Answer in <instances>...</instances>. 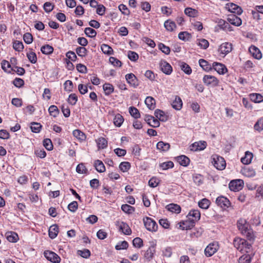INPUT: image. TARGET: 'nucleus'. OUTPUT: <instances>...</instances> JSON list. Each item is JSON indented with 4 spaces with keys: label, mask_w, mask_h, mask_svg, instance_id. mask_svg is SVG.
Returning <instances> with one entry per match:
<instances>
[{
    "label": "nucleus",
    "mask_w": 263,
    "mask_h": 263,
    "mask_svg": "<svg viewBox=\"0 0 263 263\" xmlns=\"http://www.w3.org/2000/svg\"><path fill=\"white\" fill-rule=\"evenodd\" d=\"M237 227L241 233L250 240H253L254 235L252 230L249 229V225L245 219H240L237 222Z\"/></svg>",
    "instance_id": "f257e3e1"
},
{
    "label": "nucleus",
    "mask_w": 263,
    "mask_h": 263,
    "mask_svg": "<svg viewBox=\"0 0 263 263\" xmlns=\"http://www.w3.org/2000/svg\"><path fill=\"white\" fill-rule=\"evenodd\" d=\"M234 247L240 251H244L247 253L251 252V245L242 238H236L233 241Z\"/></svg>",
    "instance_id": "f03ea898"
},
{
    "label": "nucleus",
    "mask_w": 263,
    "mask_h": 263,
    "mask_svg": "<svg viewBox=\"0 0 263 263\" xmlns=\"http://www.w3.org/2000/svg\"><path fill=\"white\" fill-rule=\"evenodd\" d=\"M212 159V163L217 170H223L225 168L226 163L223 157L217 155H213Z\"/></svg>",
    "instance_id": "7ed1b4c3"
},
{
    "label": "nucleus",
    "mask_w": 263,
    "mask_h": 263,
    "mask_svg": "<svg viewBox=\"0 0 263 263\" xmlns=\"http://www.w3.org/2000/svg\"><path fill=\"white\" fill-rule=\"evenodd\" d=\"M233 49V45L231 43L224 42L222 43L218 47V52L222 57H224L230 53Z\"/></svg>",
    "instance_id": "20e7f679"
},
{
    "label": "nucleus",
    "mask_w": 263,
    "mask_h": 263,
    "mask_svg": "<svg viewBox=\"0 0 263 263\" xmlns=\"http://www.w3.org/2000/svg\"><path fill=\"white\" fill-rule=\"evenodd\" d=\"M143 222L146 229L151 232H156L157 230L158 226L153 219L149 217H145L143 218Z\"/></svg>",
    "instance_id": "39448f33"
},
{
    "label": "nucleus",
    "mask_w": 263,
    "mask_h": 263,
    "mask_svg": "<svg viewBox=\"0 0 263 263\" xmlns=\"http://www.w3.org/2000/svg\"><path fill=\"white\" fill-rule=\"evenodd\" d=\"M219 245L218 242H214L210 243L205 249L204 254L206 257H211L214 255L218 250Z\"/></svg>",
    "instance_id": "423d86ee"
},
{
    "label": "nucleus",
    "mask_w": 263,
    "mask_h": 263,
    "mask_svg": "<svg viewBox=\"0 0 263 263\" xmlns=\"http://www.w3.org/2000/svg\"><path fill=\"white\" fill-rule=\"evenodd\" d=\"M187 218L192 222V226H195V222L200 218V213L197 210H192L187 215Z\"/></svg>",
    "instance_id": "0eeeda50"
},
{
    "label": "nucleus",
    "mask_w": 263,
    "mask_h": 263,
    "mask_svg": "<svg viewBox=\"0 0 263 263\" xmlns=\"http://www.w3.org/2000/svg\"><path fill=\"white\" fill-rule=\"evenodd\" d=\"M243 185V182L242 180H232L229 183V189L232 191L238 192L242 189Z\"/></svg>",
    "instance_id": "6e6552de"
},
{
    "label": "nucleus",
    "mask_w": 263,
    "mask_h": 263,
    "mask_svg": "<svg viewBox=\"0 0 263 263\" xmlns=\"http://www.w3.org/2000/svg\"><path fill=\"white\" fill-rule=\"evenodd\" d=\"M44 255L47 260L53 263H59L61 261L59 256L53 252L45 251Z\"/></svg>",
    "instance_id": "1a4fd4ad"
},
{
    "label": "nucleus",
    "mask_w": 263,
    "mask_h": 263,
    "mask_svg": "<svg viewBox=\"0 0 263 263\" xmlns=\"http://www.w3.org/2000/svg\"><path fill=\"white\" fill-rule=\"evenodd\" d=\"M203 81L206 85H211L215 87L218 85L219 81L214 76L211 75H205L203 78Z\"/></svg>",
    "instance_id": "9d476101"
},
{
    "label": "nucleus",
    "mask_w": 263,
    "mask_h": 263,
    "mask_svg": "<svg viewBox=\"0 0 263 263\" xmlns=\"http://www.w3.org/2000/svg\"><path fill=\"white\" fill-rule=\"evenodd\" d=\"M216 203L217 205L223 209L228 208L230 205V202L228 198L224 196H219L217 198Z\"/></svg>",
    "instance_id": "9b49d317"
},
{
    "label": "nucleus",
    "mask_w": 263,
    "mask_h": 263,
    "mask_svg": "<svg viewBox=\"0 0 263 263\" xmlns=\"http://www.w3.org/2000/svg\"><path fill=\"white\" fill-rule=\"evenodd\" d=\"M125 79L127 83L132 86L136 88L139 85L138 80L132 73H128L125 76Z\"/></svg>",
    "instance_id": "f8f14e48"
},
{
    "label": "nucleus",
    "mask_w": 263,
    "mask_h": 263,
    "mask_svg": "<svg viewBox=\"0 0 263 263\" xmlns=\"http://www.w3.org/2000/svg\"><path fill=\"white\" fill-rule=\"evenodd\" d=\"M227 21L228 23L236 26H239L242 24V21L241 18L235 14H231L228 15Z\"/></svg>",
    "instance_id": "ddd939ff"
},
{
    "label": "nucleus",
    "mask_w": 263,
    "mask_h": 263,
    "mask_svg": "<svg viewBox=\"0 0 263 263\" xmlns=\"http://www.w3.org/2000/svg\"><path fill=\"white\" fill-rule=\"evenodd\" d=\"M160 66L162 71L167 75H170L173 71L171 65L165 61L160 62Z\"/></svg>",
    "instance_id": "4468645a"
},
{
    "label": "nucleus",
    "mask_w": 263,
    "mask_h": 263,
    "mask_svg": "<svg viewBox=\"0 0 263 263\" xmlns=\"http://www.w3.org/2000/svg\"><path fill=\"white\" fill-rule=\"evenodd\" d=\"M206 142L204 141L196 142L192 144L191 149L194 151H202L206 148Z\"/></svg>",
    "instance_id": "2eb2a0df"
},
{
    "label": "nucleus",
    "mask_w": 263,
    "mask_h": 263,
    "mask_svg": "<svg viewBox=\"0 0 263 263\" xmlns=\"http://www.w3.org/2000/svg\"><path fill=\"white\" fill-rule=\"evenodd\" d=\"M212 67L219 74H224L227 71L226 67L220 63L214 62Z\"/></svg>",
    "instance_id": "dca6fc26"
},
{
    "label": "nucleus",
    "mask_w": 263,
    "mask_h": 263,
    "mask_svg": "<svg viewBox=\"0 0 263 263\" xmlns=\"http://www.w3.org/2000/svg\"><path fill=\"white\" fill-rule=\"evenodd\" d=\"M118 226L121 231L125 235H129L132 233V230L129 226L124 222H118Z\"/></svg>",
    "instance_id": "f3484780"
},
{
    "label": "nucleus",
    "mask_w": 263,
    "mask_h": 263,
    "mask_svg": "<svg viewBox=\"0 0 263 263\" xmlns=\"http://www.w3.org/2000/svg\"><path fill=\"white\" fill-rule=\"evenodd\" d=\"M229 11L233 13H236L238 15L241 14L243 11L241 8L234 3H230L227 5Z\"/></svg>",
    "instance_id": "a211bd4d"
},
{
    "label": "nucleus",
    "mask_w": 263,
    "mask_h": 263,
    "mask_svg": "<svg viewBox=\"0 0 263 263\" xmlns=\"http://www.w3.org/2000/svg\"><path fill=\"white\" fill-rule=\"evenodd\" d=\"M249 50L252 56L255 59L259 60L261 58V53L256 47L252 46L249 48Z\"/></svg>",
    "instance_id": "6ab92c4d"
},
{
    "label": "nucleus",
    "mask_w": 263,
    "mask_h": 263,
    "mask_svg": "<svg viewBox=\"0 0 263 263\" xmlns=\"http://www.w3.org/2000/svg\"><path fill=\"white\" fill-rule=\"evenodd\" d=\"M171 104L172 107L177 110H180L182 107V100L178 96H175Z\"/></svg>",
    "instance_id": "aec40b11"
},
{
    "label": "nucleus",
    "mask_w": 263,
    "mask_h": 263,
    "mask_svg": "<svg viewBox=\"0 0 263 263\" xmlns=\"http://www.w3.org/2000/svg\"><path fill=\"white\" fill-rule=\"evenodd\" d=\"M178 162L182 166H186L190 163V159L185 155H181L176 158Z\"/></svg>",
    "instance_id": "412c9836"
},
{
    "label": "nucleus",
    "mask_w": 263,
    "mask_h": 263,
    "mask_svg": "<svg viewBox=\"0 0 263 263\" xmlns=\"http://www.w3.org/2000/svg\"><path fill=\"white\" fill-rule=\"evenodd\" d=\"M241 172L244 176L247 177H252L255 175V171L249 167H245Z\"/></svg>",
    "instance_id": "4be33fe9"
},
{
    "label": "nucleus",
    "mask_w": 263,
    "mask_h": 263,
    "mask_svg": "<svg viewBox=\"0 0 263 263\" xmlns=\"http://www.w3.org/2000/svg\"><path fill=\"white\" fill-rule=\"evenodd\" d=\"M145 103L151 110H153L156 107L155 100L152 97H147L145 100Z\"/></svg>",
    "instance_id": "5701e85b"
},
{
    "label": "nucleus",
    "mask_w": 263,
    "mask_h": 263,
    "mask_svg": "<svg viewBox=\"0 0 263 263\" xmlns=\"http://www.w3.org/2000/svg\"><path fill=\"white\" fill-rule=\"evenodd\" d=\"M170 148V145L168 143L159 141L157 144V148L161 152H166Z\"/></svg>",
    "instance_id": "b1692460"
},
{
    "label": "nucleus",
    "mask_w": 263,
    "mask_h": 263,
    "mask_svg": "<svg viewBox=\"0 0 263 263\" xmlns=\"http://www.w3.org/2000/svg\"><path fill=\"white\" fill-rule=\"evenodd\" d=\"M164 26L167 31L171 32L173 31L176 28L175 23L170 20H168L164 22Z\"/></svg>",
    "instance_id": "393cba45"
},
{
    "label": "nucleus",
    "mask_w": 263,
    "mask_h": 263,
    "mask_svg": "<svg viewBox=\"0 0 263 263\" xmlns=\"http://www.w3.org/2000/svg\"><path fill=\"white\" fill-rule=\"evenodd\" d=\"M253 158V154L250 152H246L245 157L241 158V162L244 164H249Z\"/></svg>",
    "instance_id": "a878e982"
},
{
    "label": "nucleus",
    "mask_w": 263,
    "mask_h": 263,
    "mask_svg": "<svg viewBox=\"0 0 263 263\" xmlns=\"http://www.w3.org/2000/svg\"><path fill=\"white\" fill-rule=\"evenodd\" d=\"M155 116L160 121H166L167 119V116L165 115L164 111L160 109H156L155 111Z\"/></svg>",
    "instance_id": "bb28decb"
},
{
    "label": "nucleus",
    "mask_w": 263,
    "mask_h": 263,
    "mask_svg": "<svg viewBox=\"0 0 263 263\" xmlns=\"http://www.w3.org/2000/svg\"><path fill=\"white\" fill-rule=\"evenodd\" d=\"M59 228L57 225L51 226L49 229V236L51 239L54 238L58 235Z\"/></svg>",
    "instance_id": "cd10ccee"
},
{
    "label": "nucleus",
    "mask_w": 263,
    "mask_h": 263,
    "mask_svg": "<svg viewBox=\"0 0 263 263\" xmlns=\"http://www.w3.org/2000/svg\"><path fill=\"white\" fill-rule=\"evenodd\" d=\"M184 13L189 17H194L198 15V11L195 9L187 7L185 9Z\"/></svg>",
    "instance_id": "c85d7f7f"
},
{
    "label": "nucleus",
    "mask_w": 263,
    "mask_h": 263,
    "mask_svg": "<svg viewBox=\"0 0 263 263\" xmlns=\"http://www.w3.org/2000/svg\"><path fill=\"white\" fill-rule=\"evenodd\" d=\"M94 166L96 170L99 173H103L105 171V167L104 164L99 160H97L95 161Z\"/></svg>",
    "instance_id": "c756f323"
},
{
    "label": "nucleus",
    "mask_w": 263,
    "mask_h": 263,
    "mask_svg": "<svg viewBox=\"0 0 263 263\" xmlns=\"http://www.w3.org/2000/svg\"><path fill=\"white\" fill-rule=\"evenodd\" d=\"M6 237L9 242H15L18 239L17 234L13 232H9L6 233Z\"/></svg>",
    "instance_id": "7c9ffc66"
},
{
    "label": "nucleus",
    "mask_w": 263,
    "mask_h": 263,
    "mask_svg": "<svg viewBox=\"0 0 263 263\" xmlns=\"http://www.w3.org/2000/svg\"><path fill=\"white\" fill-rule=\"evenodd\" d=\"M194 226H192V222L188 219L179 223V228L182 230H189L192 229Z\"/></svg>",
    "instance_id": "2f4dec72"
},
{
    "label": "nucleus",
    "mask_w": 263,
    "mask_h": 263,
    "mask_svg": "<svg viewBox=\"0 0 263 263\" xmlns=\"http://www.w3.org/2000/svg\"><path fill=\"white\" fill-rule=\"evenodd\" d=\"M249 96L250 100L255 103L263 101V96L259 93H251Z\"/></svg>",
    "instance_id": "473e14b6"
},
{
    "label": "nucleus",
    "mask_w": 263,
    "mask_h": 263,
    "mask_svg": "<svg viewBox=\"0 0 263 263\" xmlns=\"http://www.w3.org/2000/svg\"><path fill=\"white\" fill-rule=\"evenodd\" d=\"M155 253V248L154 246L150 247L146 251L144 257L148 260L152 259L154 253Z\"/></svg>",
    "instance_id": "72a5a7b5"
},
{
    "label": "nucleus",
    "mask_w": 263,
    "mask_h": 263,
    "mask_svg": "<svg viewBox=\"0 0 263 263\" xmlns=\"http://www.w3.org/2000/svg\"><path fill=\"white\" fill-rule=\"evenodd\" d=\"M199 63L200 66L204 69L205 71H209L212 69V67L210 64L208 63V62L203 60L200 59L199 61Z\"/></svg>",
    "instance_id": "f704fd0d"
},
{
    "label": "nucleus",
    "mask_w": 263,
    "mask_h": 263,
    "mask_svg": "<svg viewBox=\"0 0 263 263\" xmlns=\"http://www.w3.org/2000/svg\"><path fill=\"white\" fill-rule=\"evenodd\" d=\"M73 135L74 137L81 141L85 140L86 139L85 135L79 129H76L73 131Z\"/></svg>",
    "instance_id": "c9c22d12"
},
{
    "label": "nucleus",
    "mask_w": 263,
    "mask_h": 263,
    "mask_svg": "<svg viewBox=\"0 0 263 263\" xmlns=\"http://www.w3.org/2000/svg\"><path fill=\"white\" fill-rule=\"evenodd\" d=\"M168 211L175 213H179L181 211V208L176 204H170L167 206Z\"/></svg>",
    "instance_id": "e433bc0d"
},
{
    "label": "nucleus",
    "mask_w": 263,
    "mask_h": 263,
    "mask_svg": "<svg viewBox=\"0 0 263 263\" xmlns=\"http://www.w3.org/2000/svg\"><path fill=\"white\" fill-rule=\"evenodd\" d=\"M124 121L123 117L120 114L116 115L114 119V123L117 127H120Z\"/></svg>",
    "instance_id": "4c0bfd02"
},
{
    "label": "nucleus",
    "mask_w": 263,
    "mask_h": 263,
    "mask_svg": "<svg viewBox=\"0 0 263 263\" xmlns=\"http://www.w3.org/2000/svg\"><path fill=\"white\" fill-rule=\"evenodd\" d=\"M251 260V254L247 253L239 257L238 263H250Z\"/></svg>",
    "instance_id": "58836bf2"
},
{
    "label": "nucleus",
    "mask_w": 263,
    "mask_h": 263,
    "mask_svg": "<svg viewBox=\"0 0 263 263\" xmlns=\"http://www.w3.org/2000/svg\"><path fill=\"white\" fill-rule=\"evenodd\" d=\"M97 143L98 144V146L99 148L103 149L106 147L107 145V140L103 137H101L98 138L97 141Z\"/></svg>",
    "instance_id": "ea45409f"
},
{
    "label": "nucleus",
    "mask_w": 263,
    "mask_h": 263,
    "mask_svg": "<svg viewBox=\"0 0 263 263\" xmlns=\"http://www.w3.org/2000/svg\"><path fill=\"white\" fill-rule=\"evenodd\" d=\"M41 51L43 54H49L53 52V48L51 46L46 45L41 47Z\"/></svg>",
    "instance_id": "a19ab883"
},
{
    "label": "nucleus",
    "mask_w": 263,
    "mask_h": 263,
    "mask_svg": "<svg viewBox=\"0 0 263 263\" xmlns=\"http://www.w3.org/2000/svg\"><path fill=\"white\" fill-rule=\"evenodd\" d=\"M210 204V201L206 198H203L198 202L199 206L203 209H207Z\"/></svg>",
    "instance_id": "79ce46f5"
},
{
    "label": "nucleus",
    "mask_w": 263,
    "mask_h": 263,
    "mask_svg": "<svg viewBox=\"0 0 263 263\" xmlns=\"http://www.w3.org/2000/svg\"><path fill=\"white\" fill-rule=\"evenodd\" d=\"M84 32L87 36L91 38L95 37L97 35L96 31L90 27L86 28Z\"/></svg>",
    "instance_id": "37998d69"
},
{
    "label": "nucleus",
    "mask_w": 263,
    "mask_h": 263,
    "mask_svg": "<svg viewBox=\"0 0 263 263\" xmlns=\"http://www.w3.org/2000/svg\"><path fill=\"white\" fill-rule=\"evenodd\" d=\"M103 88L105 93L107 95H109L114 91L113 86L109 83H105L103 86Z\"/></svg>",
    "instance_id": "c03bdc74"
},
{
    "label": "nucleus",
    "mask_w": 263,
    "mask_h": 263,
    "mask_svg": "<svg viewBox=\"0 0 263 263\" xmlns=\"http://www.w3.org/2000/svg\"><path fill=\"white\" fill-rule=\"evenodd\" d=\"M101 48L103 52L105 54L110 55L113 53L112 49L107 44H102Z\"/></svg>",
    "instance_id": "a18cd8bd"
},
{
    "label": "nucleus",
    "mask_w": 263,
    "mask_h": 263,
    "mask_svg": "<svg viewBox=\"0 0 263 263\" xmlns=\"http://www.w3.org/2000/svg\"><path fill=\"white\" fill-rule=\"evenodd\" d=\"M122 210L127 214H132L135 211V208L128 204H123L121 206Z\"/></svg>",
    "instance_id": "49530a36"
},
{
    "label": "nucleus",
    "mask_w": 263,
    "mask_h": 263,
    "mask_svg": "<svg viewBox=\"0 0 263 263\" xmlns=\"http://www.w3.org/2000/svg\"><path fill=\"white\" fill-rule=\"evenodd\" d=\"M197 45L200 46L201 48L206 49L209 46V42L204 39L197 40Z\"/></svg>",
    "instance_id": "de8ad7c7"
},
{
    "label": "nucleus",
    "mask_w": 263,
    "mask_h": 263,
    "mask_svg": "<svg viewBox=\"0 0 263 263\" xmlns=\"http://www.w3.org/2000/svg\"><path fill=\"white\" fill-rule=\"evenodd\" d=\"M48 111L49 114L53 117H56L59 113L58 107L55 105H51L49 107Z\"/></svg>",
    "instance_id": "09e8293b"
},
{
    "label": "nucleus",
    "mask_w": 263,
    "mask_h": 263,
    "mask_svg": "<svg viewBox=\"0 0 263 263\" xmlns=\"http://www.w3.org/2000/svg\"><path fill=\"white\" fill-rule=\"evenodd\" d=\"M129 112L130 115L136 119L139 118L140 117L139 111L136 107H130L129 108Z\"/></svg>",
    "instance_id": "8fccbe9b"
},
{
    "label": "nucleus",
    "mask_w": 263,
    "mask_h": 263,
    "mask_svg": "<svg viewBox=\"0 0 263 263\" xmlns=\"http://www.w3.org/2000/svg\"><path fill=\"white\" fill-rule=\"evenodd\" d=\"M77 254L83 258H87L90 255V252L89 250L85 249L83 250H78Z\"/></svg>",
    "instance_id": "3c124183"
},
{
    "label": "nucleus",
    "mask_w": 263,
    "mask_h": 263,
    "mask_svg": "<svg viewBox=\"0 0 263 263\" xmlns=\"http://www.w3.org/2000/svg\"><path fill=\"white\" fill-rule=\"evenodd\" d=\"M181 69L186 74H190L192 73V69L190 66L185 63L182 62L180 65Z\"/></svg>",
    "instance_id": "603ef678"
},
{
    "label": "nucleus",
    "mask_w": 263,
    "mask_h": 263,
    "mask_svg": "<svg viewBox=\"0 0 263 263\" xmlns=\"http://www.w3.org/2000/svg\"><path fill=\"white\" fill-rule=\"evenodd\" d=\"M42 127V125L39 123L33 122L30 126L32 132L37 133H39Z\"/></svg>",
    "instance_id": "864d4df0"
},
{
    "label": "nucleus",
    "mask_w": 263,
    "mask_h": 263,
    "mask_svg": "<svg viewBox=\"0 0 263 263\" xmlns=\"http://www.w3.org/2000/svg\"><path fill=\"white\" fill-rule=\"evenodd\" d=\"M159 166L163 170H166L168 168L173 167L174 163L172 161H168L159 164Z\"/></svg>",
    "instance_id": "5fc2aeb1"
},
{
    "label": "nucleus",
    "mask_w": 263,
    "mask_h": 263,
    "mask_svg": "<svg viewBox=\"0 0 263 263\" xmlns=\"http://www.w3.org/2000/svg\"><path fill=\"white\" fill-rule=\"evenodd\" d=\"M27 57L31 63L34 64L36 62L37 57L35 52L31 51L27 53Z\"/></svg>",
    "instance_id": "6e6d98bb"
},
{
    "label": "nucleus",
    "mask_w": 263,
    "mask_h": 263,
    "mask_svg": "<svg viewBox=\"0 0 263 263\" xmlns=\"http://www.w3.org/2000/svg\"><path fill=\"white\" fill-rule=\"evenodd\" d=\"M178 37L181 40L186 41L191 37V34L186 31L180 32L178 34Z\"/></svg>",
    "instance_id": "4d7b16f0"
},
{
    "label": "nucleus",
    "mask_w": 263,
    "mask_h": 263,
    "mask_svg": "<svg viewBox=\"0 0 263 263\" xmlns=\"http://www.w3.org/2000/svg\"><path fill=\"white\" fill-rule=\"evenodd\" d=\"M130 167V164L128 162H122L119 165V168L123 172H127Z\"/></svg>",
    "instance_id": "13d9d810"
},
{
    "label": "nucleus",
    "mask_w": 263,
    "mask_h": 263,
    "mask_svg": "<svg viewBox=\"0 0 263 263\" xmlns=\"http://www.w3.org/2000/svg\"><path fill=\"white\" fill-rule=\"evenodd\" d=\"M193 180L196 184L199 185L203 183V177L201 175L196 174L193 176Z\"/></svg>",
    "instance_id": "bf43d9fd"
},
{
    "label": "nucleus",
    "mask_w": 263,
    "mask_h": 263,
    "mask_svg": "<svg viewBox=\"0 0 263 263\" xmlns=\"http://www.w3.org/2000/svg\"><path fill=\"white\" fill-rule=\"evenodd\" d=\"M87 49L84 47H79L76 49V52L80 57H84L86 55Z\"/></svg>",
    "instance_id": "052dcab7"
},
{
    "label": "nucleus",
    "mask_w": 263,
    "mask_h": 263,
    "mask_svg": "<svg viewBox=\"0 0 263 263\" xmlns=\"http://www.w3.org/2000/svg\"><path fill=\"white\" fill-rule=\"evenodd\" d=\"M13 47L15 50L21 51L23 49L24 45L22 42L16 41L13 43Z\"/></svg>",
    "instance_id": "680f3d73"
},
{
    "label": "nucleus",
    "mask_w": 263,
    "mask_h": 263,
    "mask_svg": "<svg viewBox=\"0 0 263 263\" xmlns=\"http://www.w3.org/2000/svg\"><path fill=\"white\" fill-rule=\"evenodd\" d=\"M78 101V98L75 93H71L69 96L68 99V102L69 104L72 105H74L76 104Z\"/></svg>",
    "instance_id": "e2e57ef3"
},
{
    "label": "nucleus",
    "mask_w": 263,
    "mask_h": 263,
    "mask_svg": "<svg viewBox=\"0 0 263 263\" xmlns=\"http://www.w3.org/2000/svg\"><path fill=\"white\" fill-rule=\"evenodd\" d=\"M128 244L127 241H123L119 242L115 247V248L117 250L121 249H126L127 248Z\"/></svg>",
    "instance_id": "0e129e2a"
},
{
    "label": "nucleus",
    "mask_w": 263,
    "mask_h": 263,
    "mask_svg": "<svg viewBox=\"0 0 263 263\" xmlns=\"http://www.w3.org/2000/svg\"><path fill=\"white\" fill-rule=\"evenodd\" d=\"M23 39L24 42L27 44H31L33 41L32 35L30 33H25L23 36Z\"/></svg>",
    "instance_id": "69168bd1"
},
{
    "label": "nucleus",
    "mask_w": 263,
    "mask_h": 263,
    "mask_svg": "<svg viewBox=\"0 0 263 263\" xmlns=\"http://www.w3.org/2000/svg\"><path fill=\"white\" fill-rule=\"evenodd\" d=\"M109 61L114 66L119 67L121 66V65H122L121 62L115 57H110L109 59Z\"/></svg>",
    "instance_id": "338daca9"
},
{
    "label": "nucleus",
    "mask_w": 263,
    "mask_h": 263,
    "mask_svg": "<svg viewBox=\"0 0 263 263\" xmlns=\"http://www.w3.org/2000/svg\"><path fill=\"white\" fill-rule=\"evenodd\" d=\"M254 129L258 132L263 130V119H260L257 121L254 125Z\"/></svg>",
    "instance_id": "774afa93"
}]
</instances>
